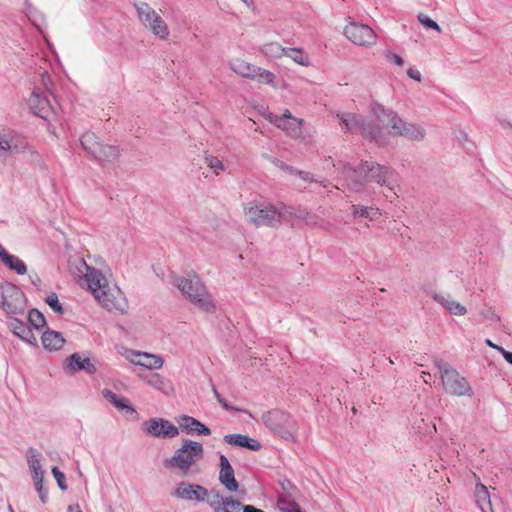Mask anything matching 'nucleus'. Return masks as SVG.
I'll use <instances>...</instances> for the list:
<instances>
[{
  "label": "nucleus",
  "instance_id": "obj_13",
  "mask_svg": "<svg viewBox=\"0 0 512 512\" xmlns=\"http://www.w3.org/2000/svg\"><path fill=\"white\" fill-rule=\"evenodd\" d=\"M344 35L358 46L371 47L377 41L376 33L370 26L357 22H350L344 29Z\"/></svg>",
  "mask_w": 512,
  "mask_h": 512
},
{
  "label": "nucleus",
  "instance_id": "obj_38",
  "mask_svg": "<svg viewBox=\"0 0 512 512\" xmlns=\"http://www.w3.org/2000/svg\"><path fill=\"white\" fill-rule=\"evenodd\" d=\"M41 454L34 448L28 450L27 462L31 472L42 471Z\"/></svg>",
  "mask_w": 512,
  "mask_h": 512
},
{
  "label": "nucleus",
  "instance_id": "obj_10",
  "mask_svg": "<svg viewBox=\"0 0 512 512\" xmlns=\"http://www.w3.org/2000/svg\"><path fill=\"white\" fill-rule=\"evenodd\" d=\"M0 307L11 318L23 315L26 309V297L16 285L0 283Z\"/></svg>",
  "mask_w": 512,
  "mask_h": 512
},
{
  "label": "nucleus",
  "instance_id": "obj_27",
  "mask_svg": "<svg viewBox=\"0 0 512 512\" xmlns=\"http://www.w3.org/2000/svg\"><path fill=\"white\" fill-rule=\"evenodd\" d=\"M358 133L370 141L378 142L381 128L373 121L362 116Z\"/></svg>",
  "mask_w": 512,
  "mask_h": 512
},
{
  "label": "nucleus",
  "instance_id": "obj_14",
  "mask_svg": "<svg viewBox=\"0 0 512 512\" xmlns=\"http://www.w3.org/2000/svg\"><path fill=\"white\" fill-rule=\"evenodd\" d=\"M266 119L276 127L285 131L290 137L294 139L302 137L303 120L294 117L289 110H286L282 116L268 113Z\"/></svg>",
  "mask_w": 512,
  "mask_h": 512
},
{
  "label": "nucleus",
  "instance_id": "obj_54",
  "mask_svg": "<svg viewBox=\"0 0 512 512\" xmlns=\"http://www.w3.org/2000/svg\"><path fill=\"white\" fill-rule=\"evenodd\" d=\"M241 506V502L238 500L233 499L232 497L225 498L224 501V507H237L239 508Z\"/></svg>",
  "mask_w": 512,
  "mask_h": 512
},
{
  "label": "nucleus",
  "instance_id": "obj_45",
  "mask_svg": "<svg viewBox=\"0 0 512 512\" xmlns=\"http://www.w3.org/2000/svg\"><path fill=\"white\" fill-rule=\"evenodd\" d=\"M256 78H258L260 81L269 84L271 86H274V74L268 70L262 69L259 67V73H256Z\"/></svg>",
  "mask_w": 512,
  "mask_h": 512
},
{
  "label": "nucleus",
  "instance_id": "obj_36",
  "mask_svg": "<svg viewBox=\"0 0 512 512\" xmlns=\"http://www.w3.org/2000/svg\"><path fill=\"white\" fill-rule=\"evenodd\" d=\"M205 501H207L214 512H219L224 507L225 498L220 495L218 490L211 489L208 490V498Z\"/></svg>",
  "mask_w": 512,
  "mask_h": 512
},
{
  "label": "nucleus",
  "instance_id": "obj_31",
  "mask_svg": "<svg viewBox=\"0 0 512 512\" xmlns=\"http://www.w3.org/2000/svg\"><path fill=\"white\" fill-rule=\"evenodd\" d=\"M352 215L354 217L368 218L373 221L381 215V210L374 207H366L361 205H352Z\"/></svg>",
  "mask_w": 512,
  "mask_h": 512
},
{
  "label": "nucleus",
  "instance_id": "obj_49",
  "mask_svg": "<svg viewBox=\"0 0 512 512\" xmlns=\"http://www.w3.org/2000/svg\"><path fill=\"white\" fill-rule=\"evenodd\" d=\"M386 58L389 59L390 61H393L397 66L404 65L403 58L401 56L393 53L392 51L386 52Z\"/></svg>",
  "mask_w": 512,
  "mask_h": 512
},
{
  "label": "nucleus",
  "instance_id": "obj_35",
  "mask_svg": "<svg viewBox=\"0 0 512 512\" xmlns=\"http://www.w3.org/2000/svg\"><path fill=\"white\" fill-rule=\"evenodd\" d=\"M102 394L106 400H108L111 404H113L119 410L131 409L127 404V400L124 397L118 396L113 391H111L109 389H104L102 391Z\"/></svg>",
  "mask_w": 512,
  "mask_h": 512
},
{
  "label": "nucleus",
  "instance_id": "obj_25",
  "mask_svg": "<svg viewBox=\"0 0 512 512\" xmlns=\"http://www.w3.org/2000/svg\"><path fill=\"white\" fill-rule=\"evenodd\" d=\"M475 502L481 512H494L492 509L490 493L487 487L477 482L474 489Z\"/></svg>",
  "mask_w": 512,
  "mask_h": 512
},
{
  "label": "nucleus",
  "instance_id": "obj_7",
  "mask_svg": "<svg viewBox=\"0 0 512 512\" xmlns=\"http://www.w3.org/2000/svg\"><path fill=\"white\" fill-rule=\"evenodd\" d=\"M80 142L86 153L101 165L112 163L119 157L120 152L117 146L101 142L93 132L84 133Z\"/></svg>",
  "mask_w": 512,
  "mask_h": 512
},
{
  "label": "nucleus",
  "instance_id": "obj_20",
  "mask_svg": "<svg viewBox=\"0 0 512 512\" xmlns=\"http://www.w3.org/2000/svg\"><path fill=\"white\" fill-rule=\"evenodd\" d=\"M9 328L14 335L19 337L21 340L29 343L33 346H37V338L35 337L33 330L30 325H27L16 317H11L9 321Z\"/></svg>",
  "mask_w": 512,
  "mask_h": 512
},
{
  "label": "nucleus",
  "instance_id": "obj_61",
  "mask_svg": "<svg viewBox=\"0 0 512 512\" xmlns=\"http://www.w3.org/2000/svg\"><path fill=\"white\" fill-rule=\"evenodd\" d=\"M247 7H252L254 5L253 0H241Z\"/></svg>",
  "mask_w": 512,
  "mask_h": 512
},
{
  "label": "nucleus",
  "instance_id": "obj_59",
  "mask_svg": "<svg viewBox=\"0 0 512 512\" xmlns=\"http://www.w3.org/2000/svg\"><path fill=\"white\" fill-rule=\"evenodd\" d=\"M485 343H486L487 346H489V347H491V348H493V349H495L497 351H499V349H503V347L494 344L490 339H486Z\"/></svg>",
  "mask_w": 512,
  "mask_h": 512
},
{
  "label": "nucleus",
  "instance_id": "obj_60",
  "mask_svg": "<svg viewBox=\"0 0 512 512\" xmlns=\"http://www.w3.org/2000/svg\"><path fill=\"white\" fill-rule=\"evenodd\" d=\"M68 512H82V511L79 509V506L76 505V506H69Z\"/></svg>",
  "mask_w": 512,
  "mask_h": 512
},
{
  "label": "nucleus",
  "instance_id": "obj_15",
  "mask_svg": "<svg viewBox=\"0 0 512 512\" xmlns=\"http://www.w3.org/2000/svg\"><path fill=\"white\" fill-rule=\"evenodd\" d=\"M172 495L185 501L204 502L208 498V489L200 484L181 481L176 485Z\"/></svg>",
  "mask_w": 512,
  "mask_h": 512
},
{
  "label": "nucleus",
  "instance_id": "obj_16",
  "mask_svg": "<svg viewBox=\"0 0 512 512\" xmlns=\"http://www.w3.org/2000/svg\"><path fill=\"white\" fill-rule=\"evenodd\" d=\"M143 431L157 438H174L179 434L178 428L163 418H152L144 422Z\"/></svg>",
  "mask_w": 512,
  "mask_h": 512
},
{
  "label": "nucleus",
  "instance_id": "obj_18",
  "mask_svg": "<svg viewBox=\"0 0 512 512\" xmlns=\"http://www.w3.org/2000/svg\"><path fill=\"white\" fill-rule=\"evenodd\" d=\"M220 461V472L219 481L228 491H236L239 487L237 480L235 479L234 469L232 468L228 458L221 454L219 457Z\"/></svg>",
  "mask_w": 512,
  "mask_h": 512
},
{
  "label": "nucleus",
  "instance_id": "obj_8",
  "mask_svg": "<svg viewBox=\"0 0 512 512\" xmlns=\"http://www.w3.org/2000/svg\"><path fill=\"white\" fill-rule=\"evenodd\" d=\"M261 420L266 428L284 440H293L296 423L290 414L273 409L263 413Z\"/></svg>",
  "mask_w": 512,
  "mask_h": 512
},
{
  "label": "nucleus",
  "instance_id": "obj_41",
  "mask_svg": "<svg viewBox=\"0 0 512 512\" xmlns=\"http://www.w3.org/2000/svg\"><path fill=\"white\" fill-rule=\"evenodd\" d=\"M205 164L214 171L215 174H219L220 172L225 170V166L218 157L213 156L211 154H205L204 156Z\"/></svg>",
  "mask_w": 512,
  "mask_h": 512
},
{
  "label": "nucleus",
  "instance_id": "obj_26",
  "mask_svg": "<svg viewBox=\"0 0 512 512\" xmlns=\"http://www.w3.org/2000/svg\"><path fill=\"white\" fill-rule=\"evenodd\" d=\"M43 347L49 351H57L61 349L65 343V339L60 332L46 330L42 335Z\"/></svg>",
  "mask_w": 512,
  "mask_h": 512
},
{
  "label": "nucleus",
  "instance_id": "obj_58",
  "mask_svg": "<svg viewBox=\"0 0 512 512\" xmlns=\"http://www.w3.org/2000/svg\"><path fill=\"white\" fill-rule=\"evenodd\" d=\"M9 255L10 254L6 251V249L0 244V259L2 260V262L5 259H8Z\"/></svg>",
  "mask_w": 512,
  "mask_h": 512
},
{
  "label": "nucleus",
  "instance_id": "obj_52",
  "mask_svg": "<svg viewBox=\"0 0 512 512\" xmlns=\"http://www.w3.org/2000/svg\"><path fill=\"white\" fill-rule=\"evenodd\" d=\"M44 474H45L44 470L32 472V479H33L34 485H38V484H41L44 482Z\"/></svg>",
  "mask_w": 512,
  "mask_h": 512
},
{
  "label": "nucleus",
  "instance_id": "obj_56",
  "mask_svg": "<svg viewBox=\"0 0 512 512\" xmlns=\"http://www.w3.org/2000/svg\"><path fill=\"white\" fill-rule=\"evenodd\" d=\"M243 512H265L262 509L256 508L253 505H244Z\"/></svg>",
  "mask_w": 512,
  "mask_h": 512
},
{
  "label": "nucleus",
  "instance_id": "obj_4",
  "mask_svg": "<svg viewBox=\"0 0 512 512\" xmlns=\"http://www.w3.org/2000/svg\"><path fill=\"white\" fill-rule=\"evenodd\" d=\"M173 285H175L190 302L201 310L209 313L215 310V305L212 302L210 294L197 275L193 274L188 275L187 277H175L173 279Z\"/></svg>",
  "mask_w": 512,
  "mask_h": 512
},
{
  "label": "nucleus",
  "instance_id": "obj_46",
  "mask_svg": "<svg viewBox=\"0 0 512 512\" xmlns=\"http://www.w3.org/2000/svg\"><path fill=\"white\" fill-rule=\"evenodd\" d=\"M10 130L9 131H0V151H10L11 152V143H10Z\"/></svg>",
  "mask_w": 512,
  "mask_h": 512
},
{
  "label": "nucleus",
  "instance_id": "obj_21",
  "mask_svg": "<svg viewBox=\"0 0 512 512\" xmlns=\"http://www.w3.org/2000/svg\"><path fill=\"white\" fill-rule=\"evenodd\" d=\"M65 363L66 367L74 372L85 371L86 373L92 375L97 371L96 366L91 361V359L79 353H73L72 355H70L66 359Z\"/></svg>",
  "mask_w": 512,
  "mask_h": 512
},
{
  "label": "nucleus",
  "instance_id": "obj_34",
  "mask_svg": "<svg viewBox=\"0 0 512 512\" xmlns=\"http://www.w3.org/2000/svg\"><path fill=\"white\" fill-rule=\"evenodd\" d=\"M284 56L291 58L294 62H296L299 65H309L308 55L300 48H286Z\"/></svg>",
  "mask_w": 512,
  "mask_h": 512
},
{
  "label": "nucleus",
  "instance_id": "obj_23",
  "mask_svg": "<svg viewBox=\"0 0 512 512\" xmlns=\"http://www.w3.org/2000/svg\"><path fill=\"white\" fill-rule=\"evenodd\" d=\"M131 361L133 364L149 370L160 369L164 364V360L161 356L145 352H135L134 358Z\"/></svg>",
  "mask_w": 512,
  "mask_h": 512
},
{
  "label": "nucleus",
  "instance_id": "obj_53",
  "mask_svg": "<svg viewBox=\"0 0 512 512\" xmlns=\"http://www.w3.org/2000/svg\"><path fill=\"white\" fill-rule=\"evenodd\" d=\"M407 75L413 79V80H416L418 82H420L422 80V76H421V73L417 70V69H414V68H409L407 70Z\"/></svg>",
  "mask_w": 512,
  "mask_h": 512
},
{
  "label": "nucleus",
  "instance_id": "obj_48",
  "mask_svg": "<svg viewBox=\"0 0 512 512\" xmlns=\"http://www.w3.org/2000/svg\"><path fill=\"white\" fill-rule=\"evenodd\" d=\"M213 392L217 399V401L222 405V407L227 411L235 410L234 407L230 406L229 403L220 395V393L217 391L216 387L213 386Z\"/></svg>",
  "mask_w": 512,
  "mask_h": 512
},
{
  "label": "nucleus",
  "instance_id": "obj_55",
  "mask_svg": "<svg viewBox=\"0 0 512 512\" xmlns=\"http://www.w3.org/2000/svg\"><path fill=\"white\" fill-rule=\"evenodd\" d=\"M499 352L502 354L504 359L512 365V352L503 349H499Z\"/></svg>",
  "mask_w": 512,
  "mask_h": 512
},
{
  "label": "nucleus",
  "instance_id": "obj_6",
  "mask_svg": "<svg viewBox=\"0 0 512 512\" xmlns=\"http://www.w3.org/2000/svg\"><path fill=\"white\" fill-rule=\"evenodd\" d=\"M440 372L443 389L446 393L455 396H473V390L465 377L443 360H435Z\"/></svg>",
  "mask_w": 512,
  "mask_h": 512
},
{
  "label": "nucleus",
  "instance_id": "obj_57",
  "mask_svg": "<svg viewBox=\"0 0 512 512\" xmlns=\"http://www.w3.org/2000/svg\"><path fill=\"white\" fill-rule=\"evenodd\" d=\"M295 174L301 177L303 180H312L308 172L296 169Z\"/></svg>",
  "mask_w": 512,
  "mask_h": 512
},
{
  "label": "nucleus",
  "instance_id": "obj_3",
  "mask_svg": "<svg viewBox=\"0 0 512 512\" xmlns=\"http://www.w3.org/2000/svg\"><path fill=\"white\" fill-rule=\"evenodd\" d=\"M371 111L379 121L390 126L394 135L414 141H422L425 138L426 132L422 126L404 121L395 111L386 109L382 104L372 103Z\"/></svg>",
  "mask_w": 512,
  "mask_h": 512
},
{
  "label": "nucleus",
  "instance_id": "obj_37",
  "mask_svg": "<svg viewBox=\"0 0 512 512\" xmlns=\"http://www.w3.org/2000/svg\"><path fill=\"white\" fill-rule=\"evenodd\" d=\"M3 263L19 275H24L27 272L25 263L17 256L10 254L8 259H5Z\"/></svg>",
  "mask_w": 512,
  "mask_h": 512
},
{
  "label": "nucleus",
  "instance_id": "obj_51",
  "mask_svg": "<svg viewBox=\"0 0 512 512\" xmlns=\"http://www.w3.org/2000/svg\"><path fill=\"white\" fill-rule=\"evenodd\" d=\"M273 163H275L280 169L288 172V173H294L295 174V171L296 169L290 165H287L285 164L284 162L280 161V160H273Z\"/></svg>",
  "mask_w": 512,
  "mask_h": 512
},
{
  "label": "nucleus",
  "instance_id": "obj_28",
  "mask_svg": "<svg viewBox=\"0 0 512 512\" xmlns=\"http://www.w3.org/2000/svg\"><path fill=\"white\" fill-rule=\"evenodd\" d=\"M146 383L166 395H169L174 391L171 381L158 373L150 374L146 379Z\"/></svg>",
  "mask_w": 512,
  "mask_h": 512
},
{
  "label": "nucleus",
  "instance_id": "obj_24",
  "mask_svg": "<svg viewBox=\"0 0 512 512\" xmlns=\"http://www.w3.org/2000/svg\"><path fill=\"white\" fill-rule=\"evenodd\" d=\"M224 441L230 445L247 448L251 451H259L261 444L259 441L243 434H230L224 436Z\"/></svg>",
  "mask_w": 512,
  "mask_h": 512
},
{
  "label": "nucleus",
  "instance_id": "obj_39",
  "mask_svg": "<svg viewBox=\"0 0 512 512\" xmlns=\"http://www.w3.org/2000/svg\"><path fill=\"white\" fill-rule=\"evenodd\" d=\"M28 322L31 328L40 329L46 325L44 315L37 309H31L28 313Z\"/></svg>",
  "mask_w": 512,
  "mask_h": 512
},
{
  "label": "nucleus",
  "instance_id": "obj_1",
  "mask_svg": "<svg viewBox=\"0 0 512 512\" xmlns=\"http://www.w3.org/2000/svg\"><path fill=\"white\" fill-rule=\"evenodd\" d=\"M343 173L349 187L355 192H363L367 185L376 183L381 187H387L398 197L394 190L398 185L399 175L389 166L374 161L362 160L355 167L350 164L345 165Z\"/></svg>",
  "mask_w": 512,
  "mask_h": 512
},
{
  "label": "nucleus",
  "instance_id": "obj_43",
  "mask_svg": "<svg viewBox=\"0 0 512 512\" xmlns=\"http://www.w3.org/2000/svg\"><path fill=\"white\" fill-rule=\"evenodd\" d=\"M417 19L426 28H430V29L436 30L439 33L441 32V27L434 20H432L429 16H427L426 14L420 13L417 16Z\"/></svg>",
  "mask_w": 512,
  "mask_h": 512
},
{
  "label": "nucleus",
  "instance_id": "obj_40",
  "mask_svg": "<svg viewBox=\"0 0 512 512\" xmlns=\"http://www.w3.org/2000/svg\"><path fill=\"white\" fill-rule=\"evenodd\" d=\"M285 50L286 48L276 42L265 44L262 48V52L270 57H281L285 55Z\"/></svg>",
  "mask_w": 512,
  "mask_h": 512
},
{
  "label": "nucleus",
  "instance_id": "obj_29",
  "mask_svg": "<svg viewBox=\"0 0 512 512\" xmlns=\"http://www.w3.org/2000/svg\"><path fill=\"white\" fill-rule=\"evenodd\" d=\"M230 68L236 74L245 78H256V73H259V67L252 65L243 60H235L230 63Z\"/></svg>",
  "mask_w": 512,
  "mask_h": 512
},
{
  "label": "nucleus",
  "instance_id": "obj_33",
  "mask_svg": "<svg viewBox=\"0 0 512 512\" xmlns=\"http://www.w3.org/2000/svg\"><path fill=\"white\" fill-rule=\"evenodd\" d=\"M10 143L12 153H21L28 147L26 138L16 132L10 130Z\"/></svg>",
  "mask_w": 512,
  "mask_h": 512
},
{
  "label": "nucleus",
  "instance_id": "obj_11",
  "mask_svg": "<svg viewBox=\"0 0 512 512\" xmlns=\"http://www.w3.org/2000/svg\"><path fill=\"white\" fill-rule=\"evenodd\" d=\"M245 216L256 227H278L281 224L282 213L271 205H250L245 208Z\"/></svg>",
  "mask_w": 512,
  "mask_h": 512
},
{
  "label": "nucleus",
  "instance_id": "obj_62",
  "mask_svg": "<svg viewBox=\"0 0 512 512\" xmlns=\"http://www.w3.org/2000/svg\"><path fill=\"white\" fill-rule=\"evenodd\" d=\"M308 213L306 211H301L298 215V218L305 219Z\"/></svg>",
  "mask_w": 512,
  "mask_h": 512
},
{
  "label": "nucleus",
  "instance_id": "obj_19",
  "mask_svg": "<svg viewBox=\"0 0 512 512\" xmlns=\"http://www.w3.org/2000/svg\"><path fill=\"white\" fill-rule=\"evenodd\" d=\"M179 427L190 435L209 436L211 430L196 418L188 415H182L177 419Z\"/></svg>",
  "mask_w": 512,
  "mask_h": 512
},
{
  "label": "nucleus",
  "instance_id": "obj_5",
  "mask_svg": "<svg viewBox=\"0 0 512 512\" xmlns=\"http://www.w3.org/2000/svg\"><path fill=\"white\" fill-rule=\"evenodd\" d=\"M89 290L106 310L118 311L121 314L127 312L128 301L124 293L117 286H110L104 275L99 285H92Z\"/></svg>",
  "mask_w": 512,
  "mask_h": 512
},
{
  "label": "nucleus",
  "instance_id": "obj_50",
  "mask_svg": "<svg viewBox=\"0 0 512 512\" xmlns=\"http://www.w3.org/2000/svg\"><path fill=\"white\" fill-rule=\"evenodd\" d=\"M421 424L417 425V423H414L413 428L419 433V434H428L431 433L429 430V427L427 424H425L424 419L420 420Z\"/></svg>",
  "mask_w": 512,
  "mask_h": 512
},
{
  "label": "nucleus",
  "instance_id": "obj_2",
  "mask_svg": "<svg viewBox=\"0 0 512 512\" xmlns=\"http://www.w3.org/2000/svg\"><path fill=\"white\" fill-rule=\"evenodd\" d=\"M203 457V445L200 442L185 439L174 455L163 461V465L167 469L178 471L181 476H188L192 472L199 471L194 468Z\"/></svg>",
  "mask_w": 512,
  "mask_h": 512
},
{
  "label": "nucleus",
  "instance_id": "obj_9",
  "mask_svg": "<svg viewBox=\"0 0 512 512\" xmlns=\"http://www.w3.org/2000/svg\"><path fill=\"white\" fill-rule=\"evenodd\" d=\"M133 6L142 25L160 40H167L169 27L164 19L146 2H134Z\"/></svg>",
  "mask_w": 512,
  "mask_h": 512
},
{
  "label": "nucleus",
  "instance_id": "obj_32",
  "mask_svg": "<svg viewBox=\"0 0 512 512\" xmlns=\"http://www.w3.org/2000/svg\"><path fill=\"white\" fill-rule=\"evenodd\" d=\"M277 507L281 512H305L299 504L288 495H280L278 497Z\"/></svg>",
  "mask_w": 512,
  "mask_h": 512
},
{
  "label": "nucleus",
  "instance_id": "obj_47",
  "mask_svg": "<svg viewBox=\"0 0 512 512\" xmlns=\"http://www.w3.org/2000/svg\"><path fill=\"white\" fill-rule=\"evenodd\" d=\"M35 489L37 494L43 504H46L48 501V491L44 488L43 483L35 485Z\"/></svg>",
  "mask_w": 512,
  "mask_h": 512
},
{
  "label": "nucleus",
  "instance_id": "obj_22",
  "mask_svg": "<svg viewBox=\"0 0 512 512\" xmlns=\"http://www.w3.org/2000/svg\"><path fill=\"white\" fill-rule=\"evenodd\" d=\"M432 299L440 304L446 311L452 315L463 316L467 313V309L461 303L455 301L451 295H442L436 292L431 294Z\"/></svg>",
  "mask_w": 512,
  "mask_h": 512
},
{
  "label": "nucleus",
  "instance_id": "obj_42",
  "mask_svg": "<svg viewBox=\"0 0 512 512\" xmlns=\"http://www.w3.org/2000/svg\"><path fill=\"white\" fill-rule=\"evenodd\" d=\"M45 302L57 314L62 315L64 313V309L61 303L59 302L58 296L55 293H52L49 296H47Z\"/></svg>",
  "mask_w": 512,
  "mask_h": 512
},
{
  "label": "nucleus",
  "instance_id": "obj_44",
  "mask_svg": "<svg viewBox=\"0 0 512 512\" xmlns=\"http://www.w3.org/2000/svg\"><path fill=\"white\" fill-rule=\"evenodd\" d=\"M51 472L55 480L57 481L58 487L63 491L67 490L65 474L62 471H60L59 468L56 466L52 467Z\"/></svg>",
  "mask_w": 512,
  "mask_h": 512
},
{
  "label": "nucleus",
  "instance_id": "obj_30",
  "mask_svg": "<svg viewBox=\"0 0 512 512\" xmlns=\"http://www.w3.org/2000/svg\"><path fill=\"white\" fill-rule=\"evenodd\" d=\"M337 118L344 126L346 132L358 133L362 118L361 115H357L354 113H340L337 114Z\"/></svg>",
  "mask_w": 512,
  "mask_h": 512
},
{
  "label": "nucleus",
  "instance_id": "obj_12",
  "mask_svg": "<svg viewBox=\"0 0 512 512\" xmlns=\"http://www.w3.org/2000/svg\"><path fill=\"white\" fill-rule=\"evenodd\" d=\"M68 268L78 283L80 285H87L88 289L92 285H99L100 281L103 280V274L94 267L87 265L83 258L70 259Z\"/></svg>",
  "mask_w": 512,
  "mask_h": 512
},
{
  "label": "nucleus",
  "instance_id": "obj_17",
  "mask_svg": "<svg viewBox=\"0 0 512 512\" xmlns=\"http://www.w3.org/2000/svg\"><path fill=\"white\" fill-rule=\"evenodd\" d=\"M28 104L31 111L44 120L50 121L51 117L54 115V110L48 98L36 89L33 90Z\"/></svg>",
  "mask_w": 512,
  "mask_h": 512
}]
</instances>
